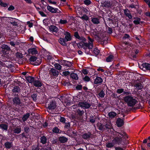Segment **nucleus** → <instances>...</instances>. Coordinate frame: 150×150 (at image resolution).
Listing matches in <instances>:
<instances>
[{"instance_id": "nucleus-51", "label": "nucleus", "mask_w": 150, "mask_h": 150, "mask_svg": "<svg viewBox=\"0 0 150 150\" xmlns=\"http://www.w3.org/2000/svg\"><path fill=\"white\" fill-rule=\"evenodd\" d=\"M98 129L101 131L105 130L104 125L101 124V125L99 126Z\"/></svg>"}, {"instance_id": "nucleus-63", "label": "nucleus", "mask_w": 150, "mask_h": 150, "mask_svg": "<svg viewBox=\"0 0 150 150\" xmlns=\"http://www.w3.org/2000/svg\"><path fill=\"white\" fill-rule=\"evenodd\" d=\"M108 29L107 31V33L109 34H111L112 32V28L108 27Z\"/></svg>"}, {"instance_id": "nucleus-12", "label": "nucleus", "mask_w": 150, "mask_h": 150, "mask_svg": "<svg viewBox=\"0 0 150 150\" xmlns=\"http://www.w3.org/2000/svg\"><path fill=\"white\" fill-rule=\"evenodd\" d=\"M49 72L50 75L56 77L59 74L58 70L53 68H51Z\"/></svg>"}, {"instance_id": "nucleus-4", "label": "nucleus", "mask_w": 150, "mask_h": 150, "mask_svg": "<svg viewBox=\"0 0 150 150\" xmlns=\"http://www.w3.org/2000/svg\"><path fill=\"white\" fill-rule=\"evenodd\" d=\"M12 91L13 96H17L18 95H21V88L18 86H15L13 87Z\"/></svg>"}, {"instance_id": "nucleus-56", "label": "nucleus", "mask_w": 150, "mask_h": 150, "mask_svg": "<svg viewBox=\"0 0 150 150\" xmlns=\"http://www.w3.org/2000/svg\"><path fill=\"white\" fill-rule=\"evenodd\" d=\"M39 147L37 145H33L32 147V150H39Z\"/></svg>"}, {"instance_id": "nucleus-43", "label": "nucleus", "mask_w": 150, "mask_h": 150, "mask_svg": "<svg viewBox=\"0 0 150 150\" xmlns=\"http://www.w3.org/2000/svg\"><path fill=\"white\" fill-rule=\"evenodd\" d=\"M105 95L104 91L103 90H101L99 93L98 94V96L100 97L101 98H103Z\"/></svg>"}, {"instance_id": "nucleus-17", "label": "nucleus", "mask_w": 150, "mask_h": 150, "mask_svg": "<svg viewBox=\"0 0 150 150\" xmlns=\"http://www.w3.org/2000/svg\"><path fill=\"white\" fill-rule=\"evenodd\" d=\"M47 9L48 11L52 13H56L57 11L58 10L57 8H53L49 5L47 6Z\"/></svg>"}, {"instance_id": "nucleus-64", "label": "nucleus", "mask_w": 150, "mask_h": 150, "mask_svg": "<svg viewBox=\"0 0 150 150\" xmlns=\"http://www.w3.org/2000/svg\"><path fill=\"white\" fill-rule=\"evenodd\" d=\"M74 36L77 39H79L80 38L79 33L77 32H75L74 33Z\"/></svg>"}, {"instance_id": "nucleus-32", "label": "nucleus", "mask_w": 150, "mask_h": 150, "mask_svg": "<svg viewBox=\"0 0 150 150\" xmlns=\"http://www.w3.org/2000/svg\"><path fill=\"white\" fill-rule=\"evenodd\" d=\"M134 87L138 90H141L143 87L142 84L139 83H137L134 85Z\"/></svg>"}, {"instance_id": "nucleus-52", "label": "nucleus", "mask_w": 150, "mask_h": 150, "mask_svg": "<svg viewBox=\"0 0 150 150\" xmlns=\"http://www.w3.org/2000/svg\"><path fill=\"white\" fill-rule=\"evenodd\" d=\"M83 2L84 4L87 6L90 5L92 3V2L90 0H85Z\"/></svg>"}, {"instance_id": "nucleus-1", "label": "nucleus", "mask_w": 150, "mask_h": 150, "mask_svg": "<svg viewBox=\"0 0 150 150\" xmlns=\"http://www.w3.org/2000/svg\"><path fill=\"white\" fill-rule=\"evenodd\" d=\"M128 136L125 132L121 131L120 132H116L111 142L108 143L106 146L108 148H111L114 145L124 146L127 144L126 139Z\"/></svg>"}, {"instance_id": "nucleus-5", "label": "nucleus", "mask_w": 150, "mask_h": 150, "mask_svg": "<svg viewBox=\"0 0 150 150\" xmlns=\"http://www.w3.org/2000/svg\"><path fill=\"white\" fill-rule=\"evenodd\" d=\"M20 95H18L17 96H13L12 98V103L16 106L20 105L21 103Z\"/></svg>"}, {"instance_id": "nucleus-50", "label": "nucleus", "mask_w": 150, "mask_h": 150, "mask_svg": "<svg viewBox=\"0 0 150 150\" xmlns=\"http://www.w3.org/2000/svg\"><path fill=\"white\" fill-rule=\"evenodd\" d=\"M38 95L37 93H33L31 95V98L33 99L34 101H35L37 100V97Z\"/></svg>"}, {"instance_id": "nucleus-23", "label": "nucleus", "mask_w": 150, "mask_h": 150, "mask_svg": "<svg viewBox=\"0 0 150 150\" xmlns=\"http://www.w3.org/2000/svg\"><path fill=\"white\" fill-rule=\"evenodd\" d=\"M103 5L106 7H111L112 5V3L109 1H105L103 3Z\"/></svg>"}, {"instance_id": "nucleus-21", "label": "nucleus", "mask_w": 150, "mask_h": 150, "mask_svg": "<svg viewBox=\"0 0 150 150\" xmlns=\"http://www.w3.org/2000/svg\"><path fill=\"white\" fill-rule=\"evenodd\" d=\"M148 140L149 141V142H148L146 145H145V146L146 147H146L150 148V136L149 137L147 138L144 139L143 140V144H146Z\"/></svg>"}, {"instance_id": "nucleus-24", "label": "nucleus", "mask_w": 150, "mask_h": 150, "mask_svg": "<svg viewBox=\"0 0 150 150\" xmlns=\"http://www.w3.org/2000/svg\"><path fill=\"white\" fill-rule=\"evenodd\" d=\"M13 144L12 142H7L4 144L5 147L6 149H10L12 146Z\"/></svg>"}, {"instance_id": "nucleus-37", "label": "nucleus", "mask_w": 150, "mask_h": 150, "mask_svg": "<svg viewBox=\"0 0 150 150\" xmlns=\"http://www.w3.org/2000/svg\"><path fill=\"white\" fill-rule=\"evenodd\" d=\"M117 113L114 112H111L108 113V115L110 118H114L117 115Z\"/></svg>"}, {"instance_id": "nucleus-9", "label": "nucleus", "mask_w": 150, "mask_h": 150, "mask_svg": "<svg viewBox=\"0 0 150 150\" xmlns=\"http://www.w3.org/2000/svg\"><path fill=\"white\" fill-rule=\"evenodd\" d=\"M57 107L56 103L54 100L51 101L47 108V109L49 110H53L54 109Z\"/></svg>"}, {"instance_id": "nucleus-36", "label": "nucleus", "mask_w": 150, "mask_h": 150, "mask_svg": "<svg viewBox=\"0 0 150 150\" xmlns=\"http://www.w3.org/2000/svg\"><path fill=\"white\" fill-rule=\"evenodd\" d=\"M52 131L53 132L55 133H61L62 131L60 130L57 127H55L53 128Z\"/></svg>"}, {"instance_id": "nucleus-55", "label": "nucleus", "mask_w": 150, "mask_h": 150, "mask_svg": "<svg viewBox=\"0 0 150 150\" xmlns=\"http://www.w3.org/2000/svg\"><path fill=\"white\" fill-rule=\"evenodd\" d=\"M0 5L2 7H6L8 6V4L6 3L3 2L1 1H0Z\"/></svg>"}, {"instance_id": "nucleus-47", "label": "nucleus", "mask_w": 150, "mask_h": 150, "mask_svg": "<svg viewBox=\"0 0 150 150\" xmlns=\"http://www.w3.org/2000/svg\"><path fill=\"white\" fill-rule=\"evenodd\" d=\"M37 58L35 56H31L29 59V61L30 62H34L37 60Z\"/></svg>"}, {"instance_id": "nucleus-60", "label": "nucleus", "mask_w": 150, "mask_h": 150, "mask_svg": "<svg viewBox=\"0 0 150 150\" xmlns=\"http://www.w3.org/2000/svg\"><path fill=\"white\" fill-rule=\"evenodd\" d=\"M141 21V18L138 19L137 20H135L133 21V23L135 25L139 24L140 23V21Z\"/></svg>"}, {"instance_id": "nucleus-44", "label": "nucleus", "mask_w": 150, "mask_h": 150, "mask_svg": "<svg viewBox=\"0 0 150 150\" xmlns=\"http://www.w3.org/2000/svg\"><path fill=\"white\" fill-rule=\"evenodd\" d=\"M55 68L57 69L60 70H61L62 66L58 63H55L54 64Z\"/></svg>"}, {"instance_id": "nucleus-35", "label": "nucleus", "mask_w": 150, "mask_h": 150, "mask_svg": "<svg viewBox=\"0 0 150 150\" xmlns=\"http://www.w3.org/2000/svg\"><path fill=\"white\" fill-rule=\"evenodd\" d=\"M1 47L4 50H6V51H9L11 50L10 47L6 45H2Z\"/></svg>"}, {"instance_id": "nucleus-33", "label": "nucleus", "mask_w": 150, "mask_h": 150, "mask_svg": "<svg viewBox=\"0 0 150 150\" xmlns=\"http://www.w3.org/2000/svg\"><path fill=\"white\" fill-rule=\"evenodd\" d=\"M30 116V114L29 113H27L24 115L22 118V120L23 122H25L27 120Z\"/></svg>"}, {"instance_id": "nucleus-18", "label": "nucleus", "mask_w": 150, "mask_h": 150, "mask_svg": "<svg viewBox=\"0 0 150 150\" xmlns=\"http://www.w3.org/2000/svg\"><path fill=\"white\" fill-rule=\"evenodd\" d=\"M25 79L29 83L33 84L35 78L31 76H25Z\"/></svg>"}, {"instance_id": "nucleus-41", "label": "nucleus", "mask_w": 150, "mask_h": 150, "mask_svg": "<svg viewBox=\"0 0 150 150\" xmlns=\"http://www.w3.org/2000/svg\"><path fill=\"white\" fill-rule=\"evenodd\" d=\"M42 62V60L40 58H37V60L35 61V62L34 63V65H39Z\"/></svg>"}, {"instance_id": "nucleus-22", "label": "nucleus", "mask_w": 150, "mask_h": 150, "mask_svg": "<svg viewBox=\"0 0 150 150\" xmlns=\"http://www.w3.org/2000/svg\"><path fill=\"white\" fill-rule=\"evenodd\" d=\"M59 42L63 46H66L67 45L66 42L67 41L64 38H60L59 40Z\"/></svg>"}, {"instance_id": "nucleus-16", "label": "nucleus", "mask_w": 150, "mask_h": 150, "mask_svg": "<svg viewBox=\"0 0 150 150\" xmlns=\"http://www.w3.org/2000/svg\"><path fill=\"white\" fill-rule=\"evenodd\" d=\"M58 140L61 143L65 144L68 141V139L65 136H62L58 137Z\"/></svg>"}, {"instance_id": "nucleus-3", "label": "nucleus", "mask_w": 150, "mask_h": 150, "mask_svg": "<svg viewBox=\"0 0 150 150\" xmlns=\"http://www.w3.org/2000/svg\"><path fill=\"white\" fill-rule=\"evenodd\" d=\"M78 47L79 48H81L83 46H85L89 49H92L93 47V44L92 42H89L88 43L81 41L78 43H76Z\"/></svg>"}, {"instance_id": "nucleus-57", "label": "nucleus", "mask_w": 150, "mask_h": 150, "mask_svg": "<svg viewBox=\"0 0 150 150\" xmlns=\"http://www.w3.org/2000/svg\"><path fill=\"white\" fill-rule=\"evenodd\" d=\"M110 13L109 14H108V16L110 17V18H108V21H111L112 22L113 21V20L112 19L110 18H112V15H111V13L112 14V12L110 11Z\"/></svg>"}, {"instance_id": "nucleus-30", "label": "nucleus", "mask_w": 150, "mask_h": 150, "mask_svg": "<svg viewBox=\"0 0 150 150\" xmlns=\"http://www.w3.org/2000/svg\"><path fill=\"white\" fill-rule=\"evenodd\" d=\"M70 77L73 79L77 80L79 79V77L78 76V75L74 73H71L70 74Z\"/></svg>"}, {"instance_id": "nucleus-59", "label": "nucleus", "mask_w": 150, "mask_h": 150, "mask_svg": "<svg viewBox=\"0 0 150 150\" xmlns=\"http://www.w3.org/2000/svg\"><path fill=\"white\" fill-rule=\"evenodd\" d=\"M60 122L63 123H65L66 119L64 117H60Z\"/></svg>"}, {"instance_id": "nucleus-49", "label": "nucleus", "mask_w": 150, "mask_h": 150, "mask_svg": "<svg viewBox=\"0 0 150 150\" xmlns=\"http://www.w3.org/2000/svg\"><path fill=\"white\" fill-rule=\"evenodd\" d=\"M67 61L64 60H61L59 61V62L60 64L61 65L66 66V63Z\"/></svg>"}, {"instance_id": "nucleus-34", "label": "nucleus", "mask_w": 150, "mask_h": 150, "mask_svg": "<svg viewBox=\"0 0 150 150\" xmlns=\"http://www.w3.org/2000/svg\"><path fill=\"white\" fill-rule=\"evenodd\" d=\"M40 142L43 144H45L47 142V138L46 137L43 136L40 138Z\"/></svg>"}, {"instance_id": "nucleus-6", "label": "nucleus", "mask_w": 150, "mask_h": 150, "mask_svg": "<svg viewBox=\"0 0 150 150\" xmlns=\"http://www.w3.org/2000/svg\"><path fill=\"white\" fill-rule=\"evenodd\" d=\"M78 106L84 109H88L91 106V104L86 101L79 102Z\"/></svg>"}, {"instance_id": "nucleus-48", "label": "nucleus", "mask_w": 150, "mask_h": 150, "mask_svg": "<svg viewBox=\"0 0 150 150\" xmlns=\"http://www.w3.org/2000/svg\"><path fill=\"white\" fill-rule=\"evenodd\" d=\"M62 83L64 86H69L71 85V84L69 82H67L66 81H63Z\"/></svg>"}, {"instance_id": "nucleus-8", "label": "nucleus", "mask_w": 150, "mask_h": 150, "mask_svg": "<svg viewBox=\"0 0 150 150\" xmlns=\"http://www.w3.org/2000/svg\"><path fill=\"white\" fill-rule=\"evenodd\" d=\"M33 84L34 86L38 88L41 87L43 85V84L42 82L41 81L39 80L38 77L35 78Z\"/></svg>"}, {"instance_id": "nucleus-61", "label": "nucleus", "mask_w": 150, "mask_h": 150, "mask_svg": "<svg viewBox=\"0 0 150 150\" xmlns=\"http://www.w3.org/2000/svg\"><path fill=\"white\" fill-rule=\"evenodd\" d=\"M82 86L81 84L78 85L76 87V88L77 90H80L82 89Z\"/></svg>"}, {"instance_id": "nucleus-2", "label": "nucleus", "mask_w": 150, "mask_h": 150, "mask_svg": "<svg viewBox=\"0 0 150 150\" xmlns=\"http://www.w3.org/2000/svg\"><path fill=\"white\" fill-rule=\"evenodd\" d=\"M124 99L125 102L127 103V105L129 107H133L137 102V100L129 96H125Z\"/></svg>"}, {"instance_id": "nucleus-14", "label": "nucleus", "mask_w": 150, "mask_h": 150, "mask_svg": "<svg viewBox=\"0 0 150 150\" xmlns=\"http://www.w3.org/2000/svg\"><path fill=\"white\" fill-rule=\"evenodd\" d=\"M64 35H65L64 38L66 40V41L68 42L71 40L72 38L69 32L66 31L64 32Z\"/></svg>"}, {"instance_id": "nucleus-45", "label": "nucleus", "mask_w": 150, "mask_h": 150, "mask_svg": "<svg viewBox=\"0 0 150 150\" xmlns=\"http://www.w3.org/2000/svg\"><path fill=\"white\" fill-rule=\"evenodd\" d=\"M130 38H131L129 35L127 34H125L123 37V40H125L127 39L130 40Z\"/></svg>"}, {"instance_id": "nucleus-54", "label": "nucleus", "mask_w": 150, "mask_h": 150, "mask_svg": "<svg viewBox=\"0 0 150 150\" xmlns=\"http://www.w3.org/2000/svg\"><path fill=\"white\" fill-rule=\"evenodd\" d=\"M83 80L85 81L88 82L90 81V78L88 76H86L83 78Z\"/></svg>"}, {"instance_id": "nucleus-25", "label": "nucleus", "mask_w": 150, "mask_h": 150, "mask_svg": "<svg viewBox=\"0 0 150 150\" xmlns=\"http://www.w3.org/2000/svg\"><path fill=\"white\" fill-rule=\"evenodd\" d=\"M116 92L118 94H121L122 93L124 94L128 95L129 93L127 92H125L124 91V89L122 88L118 89L116 90Z\"/></svg>"}, {"instance_id": "nucleus-39", "label": "nucleus", "mask_w": 150, "mask_h": 150, "mask_svg": "<svg viewBox=\"0 0 150 150\" xmlns=\"http://www.w3.org/2000/svg\"><path fill=\"white\" fill-rule=\"evenodd\" d=\"M113 58L114 56L113 55L110 54L106 58V61L107 62H111L113 59Z\"/></svg>"}, {"instance_id": "nucleus-29", "label": "nucleus", "mask_w": 150, "mask_h": 150, "mask_svg": "<svg viewBox=\"0 0 150 150\" xmlns=\"http://www.w3.org/2000/svg\"><path fill=\"white\" fill-rule=\"evenodd\" d=\"M142 66L143 68H145L146 70L150 71V64L144 63L142 64Z\"/></svg>"}, {"instance_id": "nucleus-13", "label": "nucleus", "mask_w": 150, "mask_h": 150, "mask_svg": "<svg viewBox=\"0 0 150 150\" xmlns=\"http://www.w3.org/2000/svg\"><path fill=\"white\" fill-rule=\"evenodd\" d=\"M28 52L29 54L32 55L36 54L38 53V51L35 47L30 48L28 49Z\"/></svg>"}, {"instance_id": "nucleus-62", "label": "nucleus", "mask_w": 150, "mask_h": 150, "mask_svg": "<svg viewBox=\"0 0 150 150\" xmlns=\"http://www.w3.org/2000/svg\"><path fill=\"white\" fill-rule=\"evenodd\" d=\"M60 23L62 24H64L67 23V20H62L61 19L59 21Z\"/></svg>"}, {"instance_id": "nucleus-7", "label": "nucleus", "mask_w": 150, "mask_h": 150, "mask_svg": "<svg viewBox=\"0 0 150 150\" xmlns=\"http://www.w3.org/2000/svg\"><path fill=\"white\" fill-rule=\"evenodd\" d=\"M103 82V79L102 78L99 76H98L97 75L96 78L94 80L93 82L94 84H97V85H94V87L96 88L97 87L98 85H100L102 84Z\"/></svg>"}, {"instance_id": "nucleus-28", "label": "nucleus", "mask_w": 150, "mask_h": 150, "mask_svg": "<svg viewBox=\"0 0 150 150\" xmlns=\"http://www.w3.org/2000/svg\"><path fill=\"white\" fill-rule=\"evenodd\" d=\"M1 128L3 131H7L8 129L7 124H0V128Z\"/></svg>"}, {"instance_id": "nucleus-27", "label": "nucleus", "mask_w": 150, "mask_h": 150, "mask_svg": "<svg viewBox=\"0 0 150 150\" xmlns=\"http://www.w3.org/2000/svg\"><path fill=\"white\" fill-rule=\"evenodd\" d=\"M92 52V55L97 57L100 52V51L97 48H96L94 49Z\"/></svg>"}, {"instance_id": "nucleus-11", "label": "nucleus", "mask_w": 150, "mask_h": 150, "mask_svg": "<svg viewBox=\"0 0 150 150\" xmlns=\"http://www.w3.org/2000/svg\"><path fill=\"white\" fill-rule=\"evenodd\" d=\"M9 20L11 24L13 26H18V20L16 18L10 17L9 18Z\"/></svg>"}, {"instance_id": "nucleus-42", "label": "nucleus", "mask_w": 150, "mask_h": 150, "mask_svg": "<svg viewBox=\"0 0 150 150\" xmlns=\"http://www.w3.org/2000/svg\"><path fill=\"white\" fill-rule=\"evenodd\" d=\"M21 131V128H16L13 130L14 133L18 134L20 133Z\"/></svg>"}, {"instance_id": "nucleus-15", "label": "nucleus", "mask_w": 150, "mask_h": 150, "mask_svg": "<svg viewBox=\"0 0 150 150\" xmlns=\"http://www.w3.org/2000/svg\"><path fill=\"white\" fill-rule=\"evenodd\" d=\"M76 113L77 117L80 118H81L84 113V111L83 110H81L79 109L76 110Z\"/></svg>"}, {"instance_id": "nucleus-20", "label": "nucleus", "mask_w": 150, "mask_h": 150, "mask_svg": "<svg viewBox=\"0 0 150 150\" xmlns=\"http://www.w3.org/2000/svg\"><path fill=\"white\" fill-rule=\"evenodd\" d=\"M92 135L91 133L88 132L87 133H85L83 134V138L84 139H89L91 136Z\"/></svg>"}, {"instance_id": "nucleus-53", "label": "nucleus", "mask_w": 150, "mask_h": 150, "mask_svg": "<svg viewBox=\"0 0 150 150\" xmlns=\"http://www.w3.org/2000/svg\"><path fill=\"white\" fill-rule=\"evenodd\" d=\"M134 38L137 40L138 42L140 44L141 42L140 39H141V35H139L138 36H135L134 37Z\"/></svg>"}, {"instance_id": "nucleus-31", "label": "nucleus", "mask_w": 150, "mask_h": 150, "mask_svg": "<svg viewBox=\"0 0 150 150\" xmlns=\"http://www.w3.org/2000/svg\"><path fill=\"white\" fill-rule=\"evenodd\" d=\"M50 31L53 32H57L58 31V28L55 26L51 25L50 27Z\"/></svg>"}, {"instance_id": "nucleus-19", "label": "nucleus", "mask_w": 150, "mask_h": 150, "mask_svg": "<svg viewBox=\"0 0 150 150\" xmlns=\"http://www.w3.org/2000/svg\"><path fill=\"white\" fill-rule=\"evenodd\" d=\"M124 13L125 16L129 18V19H131L132 18V16L130 13V11L127 9H125L124 10Z\"/></svg>"}, {"instance_id": "nucleus-26", "label": "nucleus", "mask_w": 150, "mask_h": 150, "mask_svg": "<svg viewBox=\"0 0 150 150\" xmlns=\"http://www.w3.org/2000/svg\"><path fill=\"white\" fill-rule=\"evenodd\" d=\"M91 21L94 24H98L100 23V20L97 18L94 17L92 18Z\"/></svg>"}, {"instance_id": "nucleus-40", "label": "nucleus", "mask_w": 150, "mask_h": 150, "mask_svg": "<svg viewBox=\"0 0 150 150\" xmlns=\"http://www.w3.org/2000/svg\"><path fill=\"white\" fill-rule=\"evenodd\" d=\"M104 127L105 130L110 129L112 127L111 124L110 123H107L104 125Z\"/></svg>"}, {"instance_id": "nucleus-58", "label": "nucleus", "mask_w": 150, "mask_h": 150, "mask_svg": "<svg viewBox=\"0 0 150 150\" xmlns=\"http://www.w3.org/2000/svg\"><path fill=\"white\" fill-rule=\"evenodd\" d=\"M58 141H59L58 138H53L52 143L53 144H57Z\"/></svg>"}, {"instance_id": "nucleus-10", "label": "nucleus", "mask_w": 150, "mask_h": 150, "mask_svg": "<svg viewBox=\"0 0 150 150\" xmlns=\"http://www.w3.org/2000/svg\"><path fill=\"white\" fill-rule=\"evenodd\" d=\"M124 118L121 119L120 118H118L116 121L117 125L118 127H122L124 124Z\"/></svg>"}, {"instance_id": "nucleus-38", "label": "nucleus", "mask_w": 150, "mask_h": 150, "mask_svg": "<svg viewBox=\"0 0 150 150\" xmlns=\"http://www.w3.org/2000/svg\"><path fill=\"white\" fill-rule=\"evenodd\" d=\"M15 55L16 58L18 59L22 58L23 57V54L22 53L19 52H17L15 53Z\"/></svg>"}, {"instance_id": "nucleus-46", "label": "nucleus", "mask_w": 150, "mask_h": 150, "mask_svg": "<svg viewBox=\"0 0 150 150\" xmlns=\"http://www.w3.org/2000/svg\"><path fill=\"white\" fill-rule=\"evenodd\" d=\"M71 73V72L69 71H63L62 73L63 75L65 76H68V75L70 76Z\"/></svg>"}]
</instances>
